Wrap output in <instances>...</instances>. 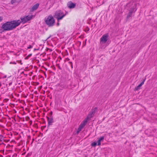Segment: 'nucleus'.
I'll return each instance as SVG.
<instances>
[{"mask_svg":"<svg viewBox=\"0 0 157 157\" xmlns=\"http://www.w3.org/2000/svg\"><path fill=\"white\" fill-rule=\"evenodd\" d=\"M21 23L19 20L7 21L2 25V28L4 31L11 30L19 25Z\"/></svg>","mask_w":157,"mask_h":157,"instance_id":"obj_1","label":"nucleus"},{"mask_svg":"<svg viewBox=\"0 0 157 157\" xmlns=\"http://www.w3.org/2000/svg\"><path fill=\"white\" fill-rule=\"evenodd\" d=\"M48 121L49 124H51L52 122V119H51L49 120V119H48Z\"/></svg>","mask_w":157,"mask_h":157,"instance_id":"obj_13","label":"nucleus"},{"mask_svg":"<svg viewBox=\"0 0 157 157\" xmlns=\"http://www.w3.org/2000/svg\"><path fill=\"white\" fill-rule=\"evenodd\" d=\"M69 63H70V65H71V68H73L72 63L71 62H69Z\"/></svg>","mask_w":157,"mask_h":157,"instance_id":"obj_16","label":"nucleus"},{"mask_svg":"<svg viewBox=\"0 0 157 157\" xmlns=\"http://www.w3.org/2000/svg\"><path fill=\"white\" fill-rule=\"evenodd\" d=\"M3 20V17H0V22L2 21Z\"/></svg>","mask_w":157,"mask_h":157,"instance_id":"obj_17","label":"nucleus"},{"mask_svg":"<svg viewBox=\"0 0 157 157\" xmlns=\"http://www.w3.org/2000/svg\"><path fill=\"white\" fill-rule=\"evenodd\" d=\"M39 6V4L38 3L35 4L33 6L31 10V11L33 12L36 10L38 8Z\"/></svg>","mask_w":157,"mask_h":157,"instance_id":"obj_8","label":"nucleus"},{"mask_svg":"<svg viewBox=\"0 0 157 157\" xmlns=\"http://www.w3.org/2000/svg\"><path fill=\"white\" fill-rule=\"evenodd\" d=\"M109 35L108 34H105L102 36L100 39V41L103 43H105L108 39Z\"/></svg>","mask_w":157,"mask_h":157,"instance_id":"obj_6","label":"nucleus"},{"mask_svg":"<svg viewBox=\"0 0 157 157\" xmlns=\"http://www.w3.org/2000/svg\"><path fill=\"white\" fill-rule=\"evenodd\" d=\"M67 6L70 9L74 8L75 7L76 4L73 3L71 1H70L68 3Z\"/></svg>","mask_w":157,"mask_h":157,"instance_id":"obj_7","label":"nucleus"},{"mask_svg":"<svg viewBox=\"0 0 157 157\" xmlns=\"http://www.w3.org/2000/svg\"><path fill=\"white\" fill-rule=\"evenodd\" d=\"M97 145V142H94L91 143V145L92 147H95Z\"/></svg>","mask_w":157,"mask_h":157,"instance_id":"obj_12","label":"nucleus"},{"mask_svg":"<svg viewBox=\"0 0 157 157\" xmlns=\"http://www.w3.org/2000/svg\"><path fill=\"white\" fill-rule=\"evenodd\" d=\"M1 83H0V86H1Z\"/></svg>","mask_w":157,"mask_h":157,"instance_id":"obj_21","label":"nucleus"},{"mask_svg":"<svg viewBox=\"0 0 157 157\" xmlns=\"http://www.w3.org/2000/svg\"><path fill=\"white\" fill-rule=\"evenodd\" d=\"M33 15H28L25 16L23 17H21L20 19L21 20V23L22 22L23 24H24L28 21H30L32 19Z\"/></svg>","mask_w":157,"mask_h":157,"instance_id":"obj_4","label":"nucleus"},{"mask_svg":"<svg viewBox=\"0 0 157 157\" xmlns=\"http://www.w3.org/2000/svg\"><path fill=\"white\" fill-rule=\"evenodd\" d=\"M59 24L58 22L57 24V26H59Z\"/></svg>","mask_w":157,"mask_h":157,"instance_id":"obj_20","label":"nucleus"},{"mask_svg":"<svg viewBox=\"0 0 157 157\" xmlns=\"http://www.w3.org/2000/svg\"><path fill=\"white\" fill-rule=\"evenodd\" d=\"M104 137L103 136H102L99 138L97 142V145L100 146L101 145V142L104 139Z\"/></svg>","mask_w":157,"mask_h":157,"instance_id":"obj_9","label":"nucleus"},{"mask_svg":"<svg viewBox=\"0 0 157 157\" xmlns=\"http://www.w3.org/2000/svg\"><path fill=\"white\" fill-rule=\"evenodd\" d=\"M132 14V11H130L129 12V13H128V14L127 16V18H129L130 17H131Z\"/></svg>","mask_w":157,"mask_h":157,"instance_id":"obj_11","label":"nucleus"},{"mask_svg":"<svg viewBox=\"0 0 157 157\" xmlns=\"http://www.w3.org/2000/svg\"><path fill=\"white\" fill-rule=\"evenodd\" d=\"M10 63V64H16V63L15 62H11Z\"/></svg>","mask_w":157,"mask_h":157,"instance_id":"obj_18","label":"nucleus"},{"mask_svg":"<svg viewBox=\"0 0 157 157\" xmlns=\"http://www.w3.org/2000/svg\"><path fill=\"white\" fill-rule=\"evenodd\" d=\"M16 2V0H11V3L12 4H13Z\"/></svg>","mask_w":157,"mask_h":157,"instance_id":"obj_14","label":"nucleus"},{"mask_svg":"<svg viewBox=\"0 0 157 157\" xmlns=\"http://www.w3.org/2000/svg\"><path fill=\"white\" fill-rule=\"evenodd\" d=\"M146 78L144 79L143 81L139 84V85L136 87L135 88H139L140 87H141L142 85H143L144 83V82L145 81Z\"/></svg>","mask_w":157,"mask_h":157,"instance_id":"obj_10","label":"nucleus"},{"mask_svg":"<svg viewBox=\"0 0 157 157\" xmlns=\"http://www.w3.org/2000/svg\"><path fill=\"white\" fill-rule=\"evenodd\" d=\"M65 15L62 11L59 10L55 12L54 17L57 19L58 21H59V20L62 19Z\"/></svg>","mask_w":157,"mask_h":157,"instance_id":"obj_3","label":"nucleus"},{"mask_svg":"<svg viewBox=\"0 0 157 157\" xmlns=\"http://www.w3.org/2000/svg\"><path fill=\"white\" fill-rule=\"evenodd\" d=\"M89 120V118L88 117H87V118H86L81 123V124L80 125L79 128L78 129V132L80 131L81 130L82 128L87 123L88 121Z\"/></svg>","mask_w":157,"mask_h":157,"instance_id":"obj_5","label":"nucleus"},{"mask_svg":"<svg viewBox=\"0 0 157 157\" xmlns=\"http://www.w3.org/2000/svg\"><path fill=\"white\" fill-rule=\"evenodd\" d=\"M33 48V46L31 45H29V47H28V49L31 48Z\"/></svg>","mask_w":157,"mask_h":157,"instance_id":"obj_15","label":"nucleus"},{"mask_svg":"<svg viewBox=\"0 0 157 157\" xmlns=\"http://www.w3.org/2000/svg\"><path fill=\"white\" fill-rule=\"evenodd\" d=\"M31 56H32V54H30L28 56L29 57H30Z\"/></svg>","mask_w":157,"mask_h":157,"instance_id":"obj_19","label":"nucleus"},{"mask_svg":"<svg viewBox=\"0 0 157 157\" xmlns=\"http://www.w3.org/2000/svg\"><path fill=\"white\" fill-rule=\"evenodd\" d=\"M46 24L49 27L53 26L55 24V19L52 15H49L44 18Z\"/></svg>","mask_w":157,"mask_h":157,"instance_id":"obj_2","label":"nucleus"}]
</instances>
